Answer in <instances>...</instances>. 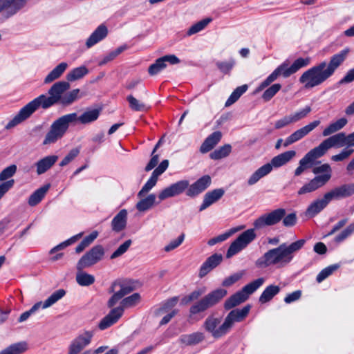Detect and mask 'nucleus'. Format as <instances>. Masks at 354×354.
I'll return each instance as SVG.
<instances>
[{"instance_id": "nucleus-1", "label": "nucleus", "mask_w": 354, "mask_h": 354, "mask_svg": "<svg viewBox=\"0 0 354 354\" xmlns=\"http://www.w3.org/2000/svg\"><path fill=\"white\" fill-rule=\"evenodd\" d=\"M69 88L70 84L68 82L60 81L55 83L48 90L49 96L40 95L28 102L8 122L6 129H12L21 123L29 118L40 107L46 109L57 103H60L64 106L71 104L78 98L80 89H73L63 95Z\"/></svg>"}, {"instance_id": "nucleus-2", "label": "nucleus", "mask_w": 354, "mask_h": 354, "mask_svg": "<svg viewBox=\"0 0 354 354\" xmlns=\"http://www.w3.org/2000/svg\"><path fill=\"white\" fill-rule=\"evenodd\" d=\"M346 146L338 154L333 155L331 160L335 162H341L349 158L353 153L354 149L351 147H354V132L346 135L341 132L328 137L323 140L317 147L310 150L299 160V166L295 170V176H299L306 169L312 167L315 161L324 156L326 152L333 147H342Z\"/></svg>"}, {"instance_id": "nucleus-3", "label": "nucleus", "mask_w": 354, "mask_h": 354, "mask_svg": "<svg viewBox=\"0 0 354 354\" xmlns=\"http://www.w3.org/2000/svg\"><path fill=\"white\" fill-rule=\"evenodd\" d=\"M349 50L345 48L330 57V62H322L310 68L300 76L299 81L306 89L322 84L330 78L346 59Z\"/></svg>"}, {"instance_id": "nucleus-4", "label": "nucleus", "mask_w": 354, "mask_h": 354, "mask_svg": "<svg viewBox=\"0 0 354 354\" xmlns=\"http://www.w3.org/2000/svg\"><path fill=\"white\" fill-rule=\"evenodd\" d=\"M99 115V109H91L86 111L80 117H77L76 113H72L57 118L51 124L43 140V145L54 144L61 140L68 131L71 123L79 120L82 124H88L95 121Z\"/></svg>"}, {"instance_id": "nucleus-5", "label": "nucleus", "mask_w": 354, "mask_h": 354, "mask_svg": "<svg viewBox=\"0 0 354 354\" xmlns=\"http://www.w3.org/2000/svg\"><path fill=\"white\" fill-rule=\"evenodd\" d=\"M305 243V239H299L290 245L281 244L277 248L268 250L257 260L255 264L261 268L269 266H276L278 268H283L292 261L294 253L300 250Z\"/></svg>"}, {"instance_id": "nucleus-6", "label": "nucleus", "mask_w": 354, "mask_h": 354, "mask_svg": "<svg viewBox=\"0 0 354 354\" xmlns=\"http://www.w3.org/2000/svg\"><path fill=\"white\" fill-rule=\"evenodd\" d=\"M251 306L247 305L243 308L231 310L221 324V319L214 316H208L203 323V328L214 339H220L227 335L236 322H241L248 316Z\"/></svg>"}, {"instance_id": "nucleus-7", "label": "nucleus", "mask_w": 354, "mask_h": 354, "mask_svg": "<svg viewBox=\"0 0 354 354\" xmlns=\"http://www.w3.org/2000/svg\"><path fill=\"white\" fill-rule=\"evenodd\" d=\"M310 62L311 59L309 57L305 58L299 57L295 60V62L290 66L289 65L288 61L286 60L283 62L259 85V86L255 90V93H259L263 91L280 76H282L284 78L290 77L292 74L297 73L301 68L308 66Z\"/></svg>"}, {"instance_id": "nucleus-8", "label": "nucleus", "mask_w": 354, "mask_h": 354, "mask_svg": "<svg viewBox=\"0 0 354 354\" xmlns=\"http://www.w3.org/2000/svg\"><path fill=\"white\" fill-rule=\"evenodd\" d=\"M312 173L315 175L314 178L298 190V195L312 193L324 187L330 180L333 176L332 167L328 163L313 167Z\"/></svg>"}, {"instance_id": "nucleus-9", "label": "nucleus", "mask_w": 354, "mask_h": 354, "mask_svg": "<svg viewBox=\"0 0 354 354\" xmlns=\"http://www.w3.org/2000/svg\"><path fill=\"white\" fill-rule=\"evenodd\" d=\"M296 156V151L290 150L280 153L272 158L270 163L265 164L256 170L248 180L249 185L257 183L261 178L271 172L273 167H280L290 162Z\"/></svg>"}, {"instance_id": "nucleus-10", "label": "nucleus", "mask_w": 354, "mask_h": 354, "mask_svg": "<svg viewBox=\"0 0 354 354\" xmlns=\"http://www.w3.org/2000/svg\"><path fill=\"white\" fill-rule=\"evenodd\" d=\"M140 301L138 293H133L129 297L124 298L118 307L111 309L100 322L98 326L100 330H104L116 323L122 316L125 308L135 306Z\"/></svg>"}, {"instance_id": "nucleus-11", "label": "nucleus", "mask_w": 354, "mask_h": 354, "mask_svg": "<svg viewBox=\"0 0 354 354\" xmlns=\"http://www.w3.org/2000/svg\"><path fill=\"white\" fill-rule=\"evenodd\" d=\"M226 295L227 290L223 288H218L210 292L190 307L189 310V317L203 313L207 309L214 306L219 303Z\"/></svg>"}, {"instance_id": "nucleus-12", "label": "nucleus", "mask_w": 354, "mask_h": 354, "mask_svg": "<svg viewBox=\"0 0 354 354\" xmlns=\"http://www.w3.org/2000/svg\"><path fill=\"white\" fill-rule=\"evenodd\" d=\"M264 281L265 279L263 277H260L245 285L240 291H238L232 295L225 301V309H232L246 301L249 297V295L261 287L263 284Z\"/></svg>"}, {"instance_id": "nucleus-13", "label": "nucleus", "mask_w": 354, "mask_h": 354, "mask_svg": "<svg viewBox=\"0 0 354 354\" xmlns=\"http://www.w3.org/2000/svg\"><path fill=\"white\" fill-rule=\"evenodd\" d=\"M257 237L254 229H248L241 233L230 245L226 257L231 258L252 243Z\"/></svg>"}, {"instance_id": "nucleus-14", "label": "nucleus", "mask_w": 354, "mask_h": 354, "mask_svg": "<svg viewBox=\"0 0 354 354\" xmlns=\"http://www.w3.org/2000/svg\"><path fill=\"white\" fill-rule=\"evenodd\" d=\"M66 295V291L64 289H59L56 291H55L53 294H51L44 302L39 301L35 304L31 308L23 313L19 318V322H23L28 319L29 317L36 312L39 308L46 309L48 308L53 305H54L55 303H57L59 300H60L62 297H64Z\"/></svg>"}, {"instance_id": "nucleus-15", "label": "nucleus", "mask_w": 354, "mask_h": 354, "mask_svg": "<svg viewBox=\"0 0 354 354\" xmlns=\"http://www.w3.org/2000/svg\"><path fill=\"white\" fill-rule=\"evenodd\" d=\"M104 255V249L101 245L93 247L86 252L78 261L77 269L79 271L91 267L101 261Z\"/></svg>"}, {"instance_id": "nucleus-16", "label": "nucleus", "mask_w": 354, "mask_h": 354, "mask_svg": "<svg viewBox=\"0 0 354 354\" xmlns=\"http://www.w3.org/2000/svg\"><path fill=\"white\" fill-rule=\"evenodd\" d=\"M178 297H174L166 301H165L161 306L155 310V315L156 317L161 316L162 315L167 313L161 321L160 322V326H163L168 324L171 319L178 313L177 309H172L178 303Z\"/></svg>"}, {"instance_id": "nucleus-17", "label": "nucleus", "mask_w": 354, "mask_h": 354, "mask_svg": "<svg viewBox=\"0 0 354 354\" xmlns=\"http://www.w3.org/2000/svg\"><path fill=\"white\" fill-rule=\"evenodd\" d=\"M286 215L283 208L277 209L268 214H265L254 221L255 229H261L265 226H270L278 223Z\"/></svg>"}, {"instance_id": "nucleus-18", "label": "nucleus", "mask_w": 354, "mask_h": 354, "mask_svg": "<svg viewBox=\"0 0 354 354\" xmlns=\"http://www.w3.org/2000/svg\"><path fill=\"white\" fill-rule=\"evenodd\" d=\"M94 332L93 330H85L78 335L70 343L67 354H80L91 342Z\"/></svg>"}, {"instance_id": "nucleus-19", "label": "nucleus", "mask_w": 354, "mask_h": 354, "mask_svg": "<svg viewBox=\"0 0 354 354\" xmlns=\"http://www.w3.org/2000/svg\"><path fill=\"white\" fill-rule=\"evenodd\" d=\"M320 123V120H316L296 130L284 140L283 147H287L288 146L301 140L317 128Z\"/></svg>"}, {"instance_id": "nucleus-20", "label": "nucleus", "mask_w": 354, "mask_h": 354, "mask_svg": "<svg viewBox=\"0 0 354 354\" xmlns=\"http://www.w3.org/2000/svg\"><path fill=\"white\" fill-rule=\"evenodd\" d=\"M326 194L330 201L350 197L354 194V183L343 184L335 187L326 192Z\"/></svg>"}, {"instance_id": "nucleus-21", "label": "nucleus", "mask_w": 354, "mask_h": 354, "mask_svg": "<svg viewBox=\"0 0 354 354\" xmlns=\"http://www.w3.org/2000/svg\"><path fill=\"white\" fill-rule=\"evenodd\" d=\"M211 183L212 178L209 175L203 176L192 185H189L186 194L189 197H195L207 189Z\"/></svg>"}, {"instance_id": "nucleus-22", "label": "nucleus", "mask_w": 354, "mask_h": 354, "mask_svg": "<svg viewBox=\"0 0 354 354\" xmlns=\"http://www.w3.org/2000/svg\"><path fill=\"white\" fill-rule=\"evenodd\" d=\"M180 62V59L175 55H165L156 59L155 63L149 67V73L151 75H156L167 66L166 62L171 64H177Z\"/></svg>"}, {"instance_id": "nucleus-23", "label": "nucleus", "mask_w": 354, "mask_h": 354, "mask_svg": "<svg viewBox=\"0 0 354 354\" xmlns=\"http://www.w3.org/2000/svg\"><path fill=\"white\" fill-rule=\"evenodd\" d=\"M23 8L19 0H0V13L3 12L7 19L15 15Z\"/></svg>"}, {"instance_id": "nucleus-24", "label": "nucleus", "mask_w": 354, "mask_h": 354, "mask_svg": "<svg viewBox=\"0 0 354 354\" xmlns=\"http://www.w3.org/2000/svg\"><path fill=\"white\" fill-rule=\"evenodd\" d=\"M330 202L326 193L322 198H318L312 202L306 211V215L308 217H314L323 210Z\"/></svg>"}, {"instance_id": "nucleus-25", "label": "nucleus", "mask_w": 354, "mask_h": 354, "mask_svg": "<svg viewBox=\"0 0 354 354\" xmlns=\"http://www.w3.org/2000/svg\"><path fill=\"white\" fill-rule=\"evenodd\" d=\"M205 339V335L202 332H194L181 335L178 342L183 346H193L197 345Z\"/></svg>"}, {"instance_id": "nucleus-26", "label": "nucleus", "mask_w": 354, "mask_h": 354, "mask_svg": "<svg viewBox=\"0 0 354 354\" xmlns=\"http://www.w3.org/2000/svg\"><path fill=\"white\" fill-rule=\"evenodd\" d=\"M223 260V257L220 254H214L208 257L206 261L202 264L199 270V277L203 278L212 269L218 266Z\"/></svg>"}, {"instance_id": "nucleus-27", "label": "nucleus", "mask_w": 354, "mask_h": 354, "mask_svg": "<svg viewBox=\"0 0 354 354\" xmlns=\"http://www.w3.org/2000/svg\"><path fill=\"white\" fill-rule=\"evenodd\" d=\"M225 190L222 188L215 189L212 191L207 192L203 198V203L199 207V211H203L213 203L218 201L223 197Z\"/></svg>"}, {"instance_id": "nucleus-28", "label": "nucleus", "mask_w": 354, "mask_h": 354, "mask_svg": "<svg viewBox=\"0 0 354 354\" xmlns=\"http://www.w3.org/2000/svg\"><path fill=\"white\" fill-rule=\"evenodd\" d=\"M58 156L56 155H50L46 156L35 163L37 168V174L41 175L50 169L57 161Z\"/></svg>"}, {"instance_id": "nucleus-29", "label": "nucleus", "mask_w": 354, "mask_h": 354, "mask_svg": "<svg viewBox=\"0 0 354 354\" xmlns=\"http://www.w3.org/2000/svg\"><path fill=\"white\" fill-rule=\"evenodd\" d=\"M222 133L217 131L210 134L203 142L200 147L201 153H205L212 150L221 140Z\"/></svg>"}, {"instance_id": "nucleus-30", "label": "nucleus", "mask_w": 354, "mask_h": 354, "mask_svg": "<svg viewBox=\"0 0 354 354\" xmlns=\"http://www.w3.org/2000/svg\"><path fill=\"white\" fill-rule=\"evenodd\" d=\"M108 34L107 28L104 25L99 26L86 40V46L88 48L97 44L104 39Z\"/></svg>"}, {"instance_id": "nucleus-31", "label": "nucleus", "mask_w": 354, "mask_h": 354, "mask_svg": "<svg viewBox=\"0 0 354 354\" xmlns=\"http://www.w3.org/2000/svg\"><path fill=\"white\" fill-rule=\"evenodd\" d=\"M127 211L124 209L120 210L111 221L112 230L119 232L124 230L127 225Z\"/></svg>"}, {"instance_id": "nucleus-32", "label": "nucleus", "mask_w": 354, "mask_h": 354, "mask_svg": "<svg viewBox=\"0 0 354 354\" xmlns=\"http://www.w3.org/2000/svg\"><path fill=\"white\" fill-rule=\"evenodd\" d=\"M348 120L345 118H342L337 120L331 122L322 131V136L324 137L329 136L338 131L341 130L347 124Z\"/></svg>"}, {"instance_id": "nucleus-33", "label": "nucleus", "mask_w": 354, "mask_h": 354, "mask_svg": "<svg viewBox=\"0 0 354 354\" xmlns=\"http://www.w3.org/2000/svg\"><path fill=\"white\" fill-rule=\"evenodd\" d=\"M68 67V64L66 62H62L59 64L55 68H53L45 77L44 83L49 84L54 80L58 79L62 76L64 72Z\"/></svg>"}, {"instance_id": "nucleus-34", "label": "nucleus", "mask_w": 354, "mask_h": 354, "mask_svg": "<svg viewBox=\"0 0 354 354\" xmlns=\"http://www.w3.org/2000/svg\"><path fill=\"white\" fill-rule=\"evenodd\" d=\"M117 287H119L120 290L115 292L120 295L122 298H123L125 295L131 293L134 289L131 285L125 281H115L112 283L109 290V292H115Z\"/></svg>"}, {"instance_id": "nucleus-35", "label": "nucleus", "mask_w": 354, "mask_h": 354, "mask_svg": "<svg viewBox=\"0 0 354 354\" xmlns=\"http://www.w3.org/2000/svg\"><path fill=\"white\" fill-rule=\"evenodd\" d=\"M280 291V288L278 286L270 285L266 288L259 297V301L261 304H265L270 301Z\"/></svg>"}, {"instance_id": "nucleus-36", "label": "nucleus", "mask_w": 354, "mask_h": 354, "mask_svg": "<svg viewBox=\"0 0 354 354\" xmlns=\"http://www.w3.org/2000/svg\"><path fill=\"white\" fill-rule=\"evenodd\" d=\"M156 195L149 194L147 197L141 199L136 205V209L141 212H146L153 207L156 203Z\"/></svg>"}, {"instance_id": "nucleus-37", "label": "nucleus", "mask_w": 354, "mask_h": 354, "mask_svg": "<svg viewBox=\"0 0 354 354\" xmlns=\"http://www.w3.org/2000/svg\"><path fill=\"white\" fill-rule=\"evenodd\" d=\"M28 349L27 343L20 342L10 345L0 352V354H21Z\"/></svg>"}, {"instance_id": "nucleus-38", "label": "nucleus", "mask_w": 354, "mask_h": 354, "mask_svg": "<svg viewBox=\"0 0 354 354\" xmlns=\"http://www.w3.org/2000/svg\"><path fill=\"white\" fill-rule=\"evenodd\" d=\"M49 189V185H45L37 189L32 194L30 195L28 199V204L30 206H35L37 205L44 197L48 189Z\"/></svg>"}, {"instance_id": "nucleus-39", "label": "nucleus", "mask_w": 354, "mask_h": 354, "mask_svg": "<svg viewBox=\"0 0 354 354\" xmlns=\"http://www.w3.org/2000/svg\"><path fill=\"white\" fill-rule=\"evenodd\" d=\"M88 73V68L82 66L71 70L66 75V79L68 81L73 82L79 79L82 78Z\"/></svg>"}, {"instance_id": "nucleus-40", "label": "nucleus", "mask_w": 354, "mask_h": 354, "mask_svg": "<svg viewBox=\"0 0 354 354\" xmlns=\"http://www.w3.org/2000/svg\"><path fill=\"white\" fill-rule=\"evenodd\" d=\"M248 85L244 84L240 86H238L230 95L229 98L225 102V106H230L236 102L239 97L248 90Z\"/></svg>"}, {"instance_id": "nucleus-41", "label": "nucleus", "mask_w": 354, "mask_h": 354, "mask_svg": "<svg viewBox=\"0 0 354 354\" xmlns=\"http://www.w3.org/2000/svg\"><path fill=\"white\" fill-rule=\"evenodd\" d=\"M76 281L81 286H88L95 282V277L81 270L76 274Z\"/></svg>"}, {"instance_id": "nucleus-42", "label": "nucleus", "mask_w": 354, "mask_h": 354, "mask_svg": "<svg viewBox=\"0 0 354 354\" xmlns=\"http://www.w3.org/2000/svg\"><path fill=\"white\" fill-rule=\"evenodd\" d=\"M232 151L230 145H225L210 153V158L213 160H219L227 156Z\"/></svg>"}, {"instance_id": "nucleus-43", "label": "nucleus", "mask_w": 354, "mask_h": 354, "mask_svg": "<svg viewBox=\"0 0 354 354\" xmlns=\"http://www.w3.org/2000/svg\"><path fill=\"white\" fill-rule=\"evenodd\" d=\"M205 292V288H201L194 290L188 295L183 297L181 299L180 304L182 305H187L191 301L197 300L201 296H202Z\"/></svg>"}, {"instance_id": "nucleus-44", "label": "nucleus", "mask_w": 354, "mask_h": 354, "mask_svg": "<svg viewBox=\"0 0 354 354\" xmlns=\"http://www.w3.org/2000/svg\"><path fill=\"white\" fill-rule=\"evenodd\" d=\"M127 100L129 104L130 108L133 111H144L147 109V106L145 103L139 101L131 95L127 96Z\"/></svg>"}, {"instance_id": "nucleus-45", "label": "nucleus", "mask_w": 354, "mask_h": 354, "mask_svg": "<svg viewBox=\"0 0 354 354\" xmlns=\"http://www.w3.org/2000/svg\"><path fill=\"white\" fill-rule=\"evenodd\" d=\"M281 88L280 84H274L268 87L263 93L262 98L264 101H270Z\"/></svg>"}, {"instance_id": "nucleus-46", "label": "nucleus", "mask_w": 354, "mask_h": 354, "mask_svg": "<svg viewBox=\"0 0 354 354\" xmlns=\"http://www.w3.org/2000/svg\"><path fill=\"white\" fill-rule=\"evenodd\" d=\"M211 21V19L207 18L203 20H201L196 24L192 26L189 30L187 32V35L190 36L194 34H196L200 31H201L203 29H204L207 24Z\"/></svg>"}, {"instance_id": "nucleus-47", "label": "nucleus", "mask_w": 354, "mask_h": 354, "mask_svg": "<svg viewBox=\"0 0 354 354\" xmlns=\"http://www.w3.org/2000/svg\"><path fill=\"white\" fill-rule=\"evenodd\" d=\"M158 178V177L153 176V174H152L149 179L147 180V182L144 185L142 188L138 192V196L141 198L145 194L149 192L156 185Z\"/></svg>"}, {"instance_id": "nucleus-48", "label": "nucleus", "mask_w": 354, "mask_h": 354, "mask_svg": "<svg viewBox=\"0 0 354 354\" xmlns=\"http://www.w3.org/2000/svg\"><path fill=\"white\" fill-rule=\"evenodd\" d=\"M339 268L338 265H331L326 268L323 269L317 276L316 280L318 283H321L324 279H326L328 277L333 274L334 271L337 270Z\"/></svg>"}, {"instance_id": "nucleus-49", "label": "nucleus", "mask_w": 354, "mask_h": 354, "mask_svg": "<svg viewBox=\"0 0 354 354\" xmlns=\"http://www.w3.org/2000/svg\"><path fill=\"white\" fill-rule=\"evenodd\" d=\"M174 192L175 196L180 195L185 190L188 189L189 181L187 180H182L171 185Z\"/></svg>"}, {"instance_id": "nucleus-50", "label": "nucleus", "mask_w": 354, "mask_h": 354, "mask_svg": "<svg viewBox=\"0 0 354 354\" xmlns=\"http://www.w3.org/2000/svg\"><path fill=\"white\" fill-rule=\"evenodd\" d=\"M354 232V222L348 225L341 233L337 235L335 241L341 243Z\"/></svg>"}, {"instance_id": "nucleus-51", "label": "nucleus", "mask_w": 354, "mask_h": 354, "mask_svg": "<svg viewBox=\"0 0 354 354\" xmlns=\"http://www.w3.org/2000/svg\"><path fill=\"white\" fill-rule=\"evenodd\" d=\"M354 232V222L348 225L341 233L337 235L335 241L341 243Z\"/></svg>"}, {"instance_id": "nucleus-52", "label": "nucleus", "mask_w": 354, "mask_h": 354, "mask_svg": "<svg viewBox=\"0 0 354 354\" xmlns=\"http://www.w3.org/2000/svg\"><path fill=\"white\" fill-rule=\"evenodd\" d=\"M311 111V107L310 106H306L304 109L291 113L290 115L292 120H294V123L306 118Z\"/></svg>"}, {"instance_id": "nucleus-53", "label": "nucleus", "mask_w": 354, "mask_h": 354, "mask_svg": "<svg viewBox=\"0 0 354 354\" xmlns=\"http://www.w3.org/2000/svg\"><path fill=\"white\" fill-rule=\"evenodd\" d=\"M13 221L14 218L12 216H6L0 221V235L14 227Z\"/></svg>"}, {"instance_id": "nucleus-54", "label": "nucleus", "mask_w": 354, "mask_h": 354, "mask_svg": "<svg viewBox=\"0 0 354 354\" xmlns=\"http://www.w3.org/2000/svg\"><path fill=\"white\" fill-rule=\"evenodd\" d=\"M17 166L15 165H11L6 167L0 173V181H5L10 178L12 177L17 171Z\"/></svg>"}, {"instance_id": "nucleus-55", "label": "nucleus", "mask_w": 354, "mask_h": 354, "mask_svg": "<svg viewBox=\"0 0 354 354\" xmlns=\"http://www.w3.org/2000/svg\"><path fill=\"white\" fill-rule=\"evenodd\" d=\"M80 153L79 148H74L71 149L66 156L62 159V160L59 163L60 167H64L69 164L72 160H73L77 155Z\"/></svg>"}, {"instance_id": "nucleus-56", "label": "nucleus", "mask_w": 354, "mask_h": 354, "mask_svg": "<svg viewBox=\"0 0 354 354\" xmlns=\"http://www.w3.org/2000/svg\"><path fill=\"white\" fill-rule=\"evenodd\" d=\"M131 244V241L130 239L127 240L122 245H120L118 248L111 255V259H113L118 258L125 253Z\"/></svg>"}, {"instance_id": "nucleus-57", "label": "nucleus", "mask_w": 354, "mask_h": 354, "mask_svg": "<svg viewBox=\"0 0 354 354\" xmlns=\"http://www.w3.org/2000/svg\"><path fill=\"white\" fill-rule=\"evenodd\" d=\"M185 239V234L182 233L176 239L172 240L167 245L165 246L164 250L165 252H170L177 248Z\"/></svg>"}, {"instance_id": "nucleus-58", "label": "nucleus", "mask_w": 354, "mask_h": 354, "mask_svg": "<svg viewBox=\"0 0 354 354\" xmlns=\"http://www.w3.org/2000/svg\"><path fill=\"white\" fill-rule=\"evenodd\" d=\"M243 276V272H236L234 273L230 277L225 278L223 282L222 285L225 287H229L238 281Z\"/></svg>"}, {"instance_id": "nucleus-59", "label": "nucleus", "mask_w": 354, "mask_h": 354, "mask_svg": "<svg viewBox=\"0 0 354 354\" xmlns=\"http://www.w3.org/2000/svg\"><path fill=\"white\" fill-rule=\"evenodd\" d=\"M292 123H294V120L290 114L276 121L274 127L277 129H279Z\"/></svg>"}, {"instance_id": "nucleus-60", "label": "nucleus", "mask_w": 354, "mask_h": 354, "mask_svg": "<svg viewBox=\"0 0 354 354\" xmlns=\"http://www.w3.org/2000/svg\"><path fill=\"white\" fill-rule=\"evenodd\" d=\"M292 123H294V120L290 114L276 121L274 127L277 129H279Z\"/></svg>"}, {"instance_id": "nucleus-61", "label": "nucleus", "mask_w": 354, "mask_h": 354, "mask_svg": "<svg viewBox=\"0 0 354 354\" xmlns=\"http://www.w3.org/2000/svg\"><path fill=\"white\" fill-rule=\"evenodd\" d=\"M235 64L234 60H230L229 62H220L216 63L217 67L220 69L223 73H227L230 72V71L232 68Z\"/></svg>"}, {"instance_id": "nucleus-62", "label": "nucleus", "mask_w": 354, "mask_h": 354, "mask_svg": "<svg viewBox=\"0 0 354 354\" xmlns=\"http://www.w3.org/2000/svg\"><path fill=\"white\" fill-rule=\"evenodd\" d=\"M176 196L173 191L171 185L165 187L158 194V198L160 201H164L168 198Z\"/></svg>"}, {"instance_id": "nucleus-63", "label": "nucleus", "mask_w": 354, "mask_h": 354, "mask_svg": "<svg viewBox=\"0 0 354 354\" xmlns=\"http://www.w3.org/2000/svg\"><path fill=\"white\" fill-rule=\"evenodd\" d=\"M283 218V224L286 227H292L297 223V215L295 213L285 215Z\"/></svg>"}, {"instance_id": "nucleus-64", "label": "nucleus", "mask_w": 354, "mask_h": 354, "mask_svg": "<svg viewBox=\"0 0 354 354\" xmlns=\"http://www.w3.org/2000/svg\"><path fill=\"white\" fill-rule=\"evenodd\" d=\"M169 166V161L167 160H162L157 168H156L152 174L158 178L162 173L165 171Z\"/></svg>"}]
</instances>
